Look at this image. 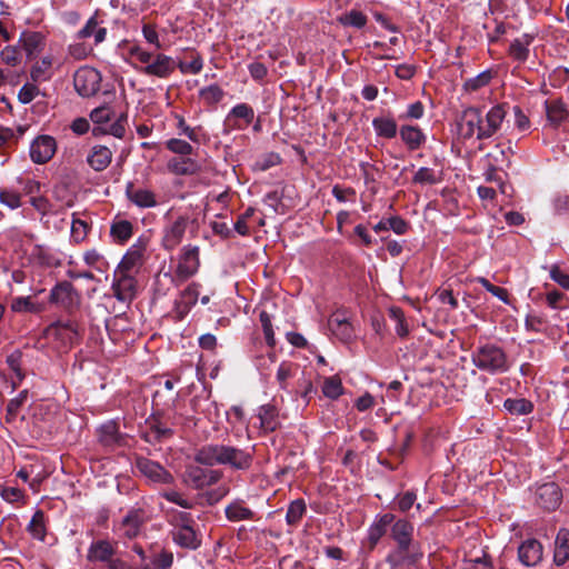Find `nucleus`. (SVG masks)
<instances>
[{
    "mask_svg": "<svg viewBox=\"0 0 569 569\" xmlns=\"http://www.w3.org/2000/svg\"><path fill=\"white\" fill-rule=\"evenodd\" d=\"M508 103L492 106L485 114L479 107L465 108L458 118V131L465 140L473 137L477 140H488L496 136L507 117Z\"/></svg>",
    "mask_w": 569,
    "mask_h": 569,
    "instance_id": "nucleus-1",
    "label": "nucleus"
},
{
    "mask_svg": "<svg viewBox=\"0 0 569 569\" xmlns=\"http://www.w3.org/2000/svg\"><path fill=\"white\" fill-rule=\"evenodd\" d=\"M194 461L207 467L223 465L234 470H248L252 465L253 456L233 446L209 443L196 451Z\"/></svg>",
    "mask_w": 569,
    "mask_h": 569,
    "instance_id": "nucleus-2",
    "label": "nucleus"
},
{
    "mask_svg": "<svg viewBox=\"0 0 569 569\" xmlns=\"http://www.w3.org/2000/svg\"><path fill=\"white\" fill-rule=\"evenodd\" d=\"M391 525L390 537L395 541L396 548L388 553L386 561L392 568L415 563L421 553L415 552L418 543L413 540V525L406 519H398Z\"/></svg>",
    "mask_w": 569,
    "mask_h": 569,
    "instance_id": "nucleus-3",
    "label": "nucleus"
},
{
    "mask_svg": "<svg viewBox=\"0 0 569 569\" xmlns=\"http://www.w3.org/2000/svg\"><path fill=\"white\" fill-rule=\"evenodd\" d=\"M130 57L134 58L141 66L133 64L134 69L146 76H152L160 79L169 78L176 68L174 60L163 53L153 54L152 52L143 49L139 44H133L129 48Z\"/></svg>",
    "mask_w": 569,
    "mask_h": 569,
    "instance_id": "nucleus-4",
    "label": "nucleus"
},
{
    "mask_svg": "<svg viewBox=\"0 0 569 569\" xmlns=\"http://www.w3.org/2000/svg\"><path fill=\"white\" fill-rule=\"evenodd\" d=\"M471 360L478 369L491 375L506 372L508 370L505 351L493 343H485L477 347L471 355Z\"/></svg>",
    "mask_w": 569,
    "mask_h": 569,
    "instance_id": "nucleus-5",
    "label": "nucleus"
},
{
    "mask_svg": "<svg viewBox=\"0 0 569 569\" xmlns=\"http://www.w3.org/2000/svg\"><path fill=\"white\" fill-rule=\"evenodd\" d=\"M81 293L67 280L60 281L53 286L49 295V302L63 309L68 313L78 311L81 306Z\"/></svg>",
    "mask_w": 569,
    "mask_h": 569,
    "instance_id": "nucleus-6",
    "label": "nucleus"
},
{
    "mask_svg": "<svg viewBox=\"0 0 569 569\" xmlns=\"http://www.w3.org/2000/svg\"><path fill=\"white\" fill-rule=\"evenodd\" d=\"M137 276L114 269L112 274L111 291L117 301L129 306L138 295Z\"/></svg>",
    "mask_w": 569,
    "mask_h": 569,
    "instance_id": "nucleus-7",
    "label": "nucleus"
},
{
    "mask_svg": "<svg viewBox=\"0 0 569 569\" xmlns=\"http://www.w3.org/2000/svg\"><path fill=\"white\" fill-rule=\"evenodd\" d=\"M222 477V472L216 469L202 468L197 465L186 467L183 481L192 489L200 490L217 483Z\"/></svg>",
    "mask_w": 569,
    "mask_h": 569,
    "instance_id": "nucleus-8",
    "label": "nucleus"
},
{
    "mask_svg": "<svg viewBox=\"0 0 569 569\" xmlns=\"http://www.w3.org/2000/svg\"><path fill=\"white\" fill-rule=\"evenodd\" d=\"M100 84L101 74L94 68L81 67L73 76L74 89L81 97L89 98L94 96L99 91Z\"/></svg>",
    "mask_w": 569,
    "mask_h": 569,
    "instance_id": "nucleus-9",
    "label": "nucleus"
},
{
    "mask_svg": "<svg viewBox=\"0 0 569 569\" xmlns=\"http://www.w3.org/2000/svg\"><path fill=\"white\" fill-rule=\"evenodd\" d=\"M198 246H184L178 257V264L174 271V276L179 281H186L194 276L200 267Z\"/></svg>",
    "mask_w": 569,
    "mask_h": 569,
    "instance_id": "nucleus-10",
    "label": "nucleus"
},
{
    "mask_svg": "<svg viewBox=\"0 0 569 569\" xmlns=\"http://www.w3.org/2000/svg\"><path fill=\"white\" fill-rule=\"evenodd\" d=\"M147 251V240L139 238L126 252L121 261L117 266V270L137 276L140 272L144 261Z\"/></svg>",
    "mask_w": 569,
    "mask_h": 569,
    "instance_id": "nucleus-11",
    "label": "nucleus"
},
{
    "mask_svg": "<svg viewBox=\"0 0 569 569\" xmlns=\"http://www.w3.org/2000/svg\"><path fill=\"white\" fill-rule=\"evenodd\" d=\"M136 467L152 482L157 483H172L173 477L172 475L164 469L159 462L150 460L146 457H137Z\"/></svg>",
    "mask_w": 569,
    "mask_h": 569,
    "instance_id": "nucleus-12",
    "label": "nucleus"
},
{
    "mask_svg": "<svg viewBox=\"0 0 569 569\" xmlns=\"http://www.w3.org/2000/svg\"><path fill=\"white\" fill-rule=\"evenodd\" d=\"M188 227L187 217H178L174 221L167 224L163 229L162 247L167 251H172L182 241Z\"/></svg>",
    "mask_w": 569,
    "mask_h": 569,
    "instance_id": "nucleus-13",
    "label": "nucleus"
},
{
    "mask_svg": "<svg viewBox=\"0 0 569 569\" xmlns=\"http://www.w3.org/2000/svg\"><path fill=\"white\" fill-rule=\"evenodd\" d=\"M56 140L50 136H39L30 146V157L34 163L48 162L56 152Z\"/></svg>",
    "mask_w": 569,
    "mask_h": 569,
    "instance_id": "nucleus-14",
    "label": "nucleus"
},
{
    "mask_svg": "<svg viewBox=\"0 0 569 569\" xmlns=\"http://www.w3.org/2000/svg\"><path fill=\"white\" fill-rule=\"evenodd\" d=\"M536 496L537 505L548 511L556 510L562 499L561 490L555 482L541 485L537 489Z\"/></svg>",
    "mask_w": 569,
    "mask_h": 569,
    "instance_id": "nucleus-15",
    "label": "nucleus"
},
{
    "mask_svg": "<svg viewBox=\"0 0 569 569\" xmlns=\"http://www.w3.org/2000/svg\"><path fill=\"white\" fill-rule=\"evenodd\" d=\"M171 533L174 543L181 548L196 550L201 546V537L191 525H176Z\"/></svg>",
    "mask_w": 569,
    "mask_h": 569,
    "instance_id": "nucleus-16",
    "label": "nucleus"
},
{
    "mask_svg": "<svg viewBox=\"0 0 569 569\" xmlns=\"http://www.w3.org/2000/svg\"><path fill=\"white\" fill-rule=\"evenodd\" d=\"M543 548L539 540L530 538L518 548V559L527 567H533L542 560Z\"/></svg>",
    "mask_w": 569,
    "mask_h": 569,
    "instance_id": "nucleus-17",
    "label": "nucleus"
},
{
    "mask_svg": "<svg viewBox=\"0 0 569 569\" xmlns=\"http://www.w3.org/2000/svg\"><path fill=\"white\" fill-rule=\"evenodd\" d=\"M329 328L333 335L343 342L352 340L353 327L350 323L346 311H336L329 319Z\"/></svg>",
    "mask_w": 569,
    "mask_h": 569,
    "instance_id": "nucleus-18",
    "label": "nucleus"
},
{
    "mask_svg": "<svg viewBox=\"0 0 569 569\" xmlns=\"http://www.w3.org/2000/svg\"><path fill=\"white\" fill-rule=\"evenodd\" d=\"M146 521L147 517L142 509L137 508L129 510L121 521V530L123 531V536L128 539L136 538L140 533L141 527Z\"/></svg>",
    "mask_w": 569,
    "mask_h": 569,
    "instance_id": "nucleus-19",
    "label": "nucleus"
},
{
    "mask_svg": "<svg viewBox=\"0 0 569 569\" xmlns=\"http://www.w3.org/2000/svg\"><path fill=\"white\" fill-rule=\"evenodd\" d=\"M126 196L130 202L139 208H153L158 204L156 194L151 190L136 188L132 182L127 183Z\"/></svg>",
    "mask_w": 569,
    "mask_h": 569,
    "instance_id": "nucleus-20",
    "label": "nucleus"
},
{
    "mask_svg": "<svg viewBox=\"0 0 569 569\" xmlns=\"http://www.w3.org/2000/svg\"><path fill=\"white\" fill-rule=\"evenodd\" d=\"M112 151L101 144H97L91 148L87 156V163L94 170V171H103L109 167L112 160Z\"/></svg>",
    "mask_w": 569,
    "mask_h": 569,
    "instance_id": "nucleus-21",
    "label": "nucleus"
},
{
    "mask_svg": "<svg viewBox=\"0 0 569 569\" xmlns=\"http://www.w3.org/2000/svg\"><path fill=\"white\" fill-rule=\"evenodd\" d=\"M395 521L392 513L380 516L368 529V541L370 548H375L379 540L386 535L388 527Z\"/></svg>",
    "mask_w": 569,
    "mask_h": 569,
    "instance_id": "nucleus-22",
    "label": "nucleus"
},
{
    "mask_svg": "<svg viewBox=\"0 0 569 569\" xmlns=\"http://www.w3.org/2000/svg\"><path fill=\"white\" fill-rule=\"evenodd\" d=\"M260 428L264 432H273L280 427L279 412L273 405H263L258 413Z\"/></svg>",
    "mask_w": 569,
    "mask_h": 569,
    "instance_id": "nucleus-23",
    "label": "nucleus"
},
{
    "mask_svg": "<svg viewBox=\"0 0 569 569\" xmlns=\"http://www.w3.org/2000/svg\"><path fill=\"white\" fill-rule=\"evenodd\" d=\"M116 550L108 540H97L88 549L87 559L89 561H109Z\"/></svg>",
    "mask_w": 569,
    "mask_h": 569,
    "instance_id": "nucleus-24",
    "label": "nucleus"
},
{
    "mask_svg": "<svg viewBox=\"0 0 569 569\" xmlns=\"http://www.w3.org/2000/svg\"><path fill=\"white\" fill-rule=\"evenodd\" d=\"M545 110L548 121L556 127L566 120L569 114L567 106L561 99L547 100Z\"/></svg>",
    "mask_w": 569,
    "mask_h": 569,
    "instance_id": "nucleus-25",
    "label": "nucleus"
},
{
    "mask_svg": "<svg viewBox=\"0 0 569 569\" xmlns=\"http://www.w3.org/2000/svg\"><path fill=\"white\" fill-rule=\"evenodd\" d=\"M98 439L104 447L113 448L121 443L122 436L117 422L108 421L98 429Z\"/></svg>",
    "mask_w": 569,
    "mask_h": 569,
    "instance_id": "nucleus-26",
    "label": "nucleus"
},
{
    "mask_svg": "<svg viewBox=\"0 0 569 569\" xmlns=\"http://www.w3.org/2000/svg\"><path fill=\"white\" fill-rule=\"evenodd\" d=\"M170 172L178 176H190L199 171V163L190 157L172 158L168 161Z\"/></svg>",
    "mask_w": 569,
    "mask_h": 569,
    "instance_id": "nucleus-27",
    "label": "nucleus"
},
{
    "mask_svg": "<svg viewBox=\"0 0 569 569\" xmlns=\"http://www.w3.org/2000/svg\"><path fill=\"white\" fill-rule=\"evenodd\" d=\"M400 138L411 151L419 149L426 141L425 133L416 126H402Z\"/></svg>",
    "mask_w": 569,
    "mask_h": 569,
    "instance_id": "nucleus-28",
    "label": "nucleus"
},
{
    "mask_svg": "<svg viewBox=\"0 0 569 569\" xmlns=\"http://www.w3.org/2000/svg\"><path fill=\"white\" fill-rule=\"evenodd\" d=\"M52 57L46 56L41 60L37 61L30 69V78L33 82H46L49 81L52 76Z\"/></svg>",
    "mask_w": 569,
    "mask_h": 569,
    "instance_id": "nucleus-29",
    "label": "nucleus"
},
{
    "mask_svg": "<svg viewBox=\"0 0 569 569\" xmlns=\"http://www.w3.org/2000/svg\"><path fill=\"white\" fill-rule=\"evenodd\" d=\"M532 41L533 37L528 33L515 39L509 47V56L518 62H525L529 57V46Z\"/></svg>",
    "mask_w": 569,
    "mask_h": 569,
    "instance_id": "nucleus-30",
    "label": "nucleus"
},
{
    "mask_svg": "<svg viewBox=\"0 0 569 569\" xmlns=\"http://www.w3.org/2000/svg\"><path fill=\"white\" fill-rule=\"evenodd\" d=\"M133 234V226L129 220H114L110 227V237L113 242L124 244Z\"/></svg>",
    "mask_w": 569,
    "mask_h": 569,
    "instance_id": "nucleus-31",
    "label": "nucleus"
},
{
    "mask_svg": "<svg viewBox=\"0 0 569 569\" xmlns=\"http://www.w3.org/2000/svg\"><path fill=\"white\" fill-rule=\"evenodd\" d=\"M226 517L229 521H242V520H253L254 511L250 508L246 507L244 503L240 500H236L229 503L224 509Z\"/></svg>",
    "mask_w": 569,
    "mask_h": 569,
    "instance_id": "nucleus-32",
    "label": "nucleus"
},
{
    "mask_svg": "<svg viewBox=\"0 0 569 569\" xmlns=\"http://www.w3.org/2000/svg\"><path fill=\"white\" fill-rule=\"evenodd\" d=\"M20 41L28 59L34 58L43 47V38L38 32L23 33Z\"/></svg>",
    "mask_w": 569,
    "mask_h": 569,
    "instance_id": "nucleus-33",
    "label": "nucleus"
},
{
    "mask_svg": "<svg viewBox=\"0 0 569 569\" xmlns=\"http://www.w3.org/2000/svg\"><path fill=\"white\" fill-rule=\"evenodd\" d=\"M555 545L553 559L558 566H561L569 559V530L561 529L557 535Z\"/></svg>",
    "mask_w": 569,
    "mask_h": 569,
    "instance_id": "nucleus-34",
    "label": "nucleus"
},
{
    "mask_svg": "<svg viewBox=\"0 0 569 569\" xmlns=\"http://www.w3.org/2000/svg\"><path fill=\"white\" fill-rule=\"evenodd\" d=\"M127 120H128L127 113H121L116 119V121L112 122L111 124H107L106 127H94L92 129V133L94 136L108 133V134H112L116 138H122L126 133Z\"/></svg>",
    "mask_w": 569,
    "mask_h": 569,
    "instance_id": "nucleus-35",
    "label": "nucleus"
},
{
    "mask_svg": "<svg viewBox=\"0 0 569 569\" xmlns=\"http://www.w3.org/2000/svg\"><path fill=\"white\" fill-rule=\"evenodd\" d=\"M503 408L512 416H525L532 412L533 403L525 398H508Z\"/></svg>",
    "mask_w": 569,
    "mask_h": 569,
    "instance_id": "nucleus-36",
    "label": "nucleus"
},
{
    "mask_svg": "<svg viewBox=\"0 0 569 569\" xmlns=\"http://www.w3.org/2000/svg\"><path fill=\"white\" fill-rule=\"evenodd\" d=\"M372 127L379 137L392 139L397 134V123L389 117H378L372 120Z\"/></svg>",
    "mask_w": 569,
    "mask_h": 569,
    "instance_id": "nucleus-37",
    "label": "nucleus"
},
{
    "mask_svg": "<svg viewBox=\"0 0 569 569\" xmlns=\"http://www.w3.org/2000/svg\"><path fill=\"white\" fill-rule=\"evenodd\" d=\"M442 180L441 171H436L432 168L421 167L415 173L412 182L415 184H437Z\"/></svg>",
    "mask_w": 569,
    "mask_h": 569,
    "instance_id": "nucleus-38",
    "label": "nucleus"
},
{
    "mask_svg": "<svg viewBox=\"0 0 569 569\" xmlns=\"http://www.w3.org/2000/svg\"><path fill=\"white\" fill-rule=\"evenodd\" d=\"M83 261L99 272H107L109 269V262L97 249L87 250L83 253Z\"/></svg>",
    "mask_w": 569,
    "mask_h": 569,
    "instance_id": "nucleus-39",
    "label": "nucleus"
},
{
    "mask_svg": "<svg viewBox=\"0 0 569 569\" xmlns=\"http://www.w3.org/2000/svg\"><path fill=\"white\" fill-rule=\"evenodd\" d=\"M338 22L341 23L342 26L361 29L367 24L368 18L363 12L352 9L349 12L339 16Z\"/></svg>",
    "mask_w": 569,
    "mask_h": 569,
    "instance_id": "nucleus-40",
    "label": "nucleus"
},
{
    "mask_svg": "<svg viewBox=\"0 0 569 569\" xmlns=\"http://www.w3.org/2000/svg\"><path fill=\"white\" fill-rule=\"evenodd\" d=\"M28 531L30 532V535L36 538V539H39L41 541L44 540V537H46V521H44V512L42 510H37L29 525H28Z\"/></svg>",
    "mask_w": 569,
    "mask_h": 569,
    "instance_id": "nucleus-41",
    "label": "nucleus"
},
{
    "mask_svg": "<svg viewBox=\"0 0 569 569\" xmlns=\"http://www.w3.org/2000/svg\"><path fill=\"white\" fill-rule=\"evenodd\" d=\"M39 82H26L18 92V100L22 104H28L40 94L46 97V93L38 87Z\"/></svg>",
    "mask_w": 569,
    "mask_h": 569,
    "instance_id": "nucleus-42",
    "label": "nucleus"
},
{
    "mask_svg": "<svg viewBox=\"0 0 569 569\" xmlns=\"http://www.w3.org/2000/svg\"><path fill=\"white\" fill-rule=\"evenodd\" d=\"M322 392L327 398L338 399L343 393L341 379L337 376L326 378L322 385Z\"/></svg>",
    "mask_w": 569,
    "mask_h": 569,
    "instance_id": "nucleus-43",
    "label": "nucleus"
},
{
    "mask_svg": "<svg viewBox=\"0 0 569 569\" xmlns=\"http://www.w3.org/2000/svg\"><path fill=\"white\" fill-rule=\"evenodd\" d=\"M199 96L208 106H214L223 99L224 92L218 84H210L200 89Z\"/></svg>",
    "mask_w": 569,
    "mask_h": 569,
    "instance_id": "nucleus-44",
    "label": "nucleus"
},
{
    "mask_svg": "<svg viewBox=\"0 0 569 569\" xmlns=\"http://www.w3.org/2000/svg\"><path fill=\"white\" fill-rule=\"evenodd\" d=\"M306 512V503L302 499L293 500L287 510L286 521L290 526H296Z\"/></svg>",
    "mask_w": 569,
    "mask_h": 569,
    "instance_id": "nucleus-45",
    "label": "nucleus"
},
{
    "mask_svg": "<svg viewBox=\"0 0 569 569\" xmlns=\"http://www.w3.org/2000/svg\"><path fill=\"white\" fill-rule=\"evenodd\" d=\"M0 203L8 207L11 210H16L21 207V193L9 189H0Z\"/></svg>",
    "mask_w": 569,
    "mask_h": 569,
    "instance_id": "nucleus-46",
    "label": "nucleus"
},
{
    "mask_svg": "<svg viewBox=\"0 0 569 569\" xmlns=\"http://www.w3.org/2000/svg\"><path fill=\"white\" fill-rule=\"evenodd\" d=\"M231 118L243 119L248 126L253 121L254 111L247 103H238L229 111L227 120H231Z\"/></svg>",
    "mask_w": 569,
    "mask_h": 569,
    "instance_id": "nucleus-47",
    "label": "nucleus"
},
{
    "mask_svg": "<svg viewBox=\"0 0 569 569\" xmlns=\"http://www.w3.org/2000/svg\"><path fill=\"white\" fill-rule=\"evenodd\" d=\"M19 136L11 128L0 127V154L10 151L13 144L18 142Z\"/></svg>",
    "mask_w": 569,
    "mask_h": 569,
    "instance_id": "nucleus-48",
    "label": "nucleus"
},
{
    "mask_svg": "<svg viewBox=\"0 0 569 569\" xmlns=\"http://www.w3.org/2000/svg\"><path fill=\"white\" fill-rule=\"evenodd\" d=\"M11 310L13 312H39L40 307L34 303L30 297H17L11 302Z\"/></svg>",
    "mask_w": 569,
    "mask_h": 569,
    "instance_id": "nucleus-49",
    "label": "nucleus"
},
{
    "mask_svg": "<svg viewBox=\"0 0 569 569\" xmlns=\"http://www.w3.org/2000/svg\"><path fill=\"white\" fill-rule=\"evenodd\" d=\"M112 116L113 112L110 107L101 106L91 111L90 119L97 127H106L111 121Z\"/></svg>",
    "mask_w": 569,
    "mask_h": 569,
    "instance_id": "nucleus-50",
    "label": "nucleus"
},
{
    "mask_svg": "<svg viewBox=\"0 0 569 569\" xmlns=\"http://www.w3.org/2000/svg\"><path fill=\"white\" fill-rule=\"evenodd\" d=\"M491 78L492 77H491L490 71H488V70L483 71V72L479 73L478 76L466 80L463 83V89L466 91H470V92L477 91L480 88L489 84Z\"/></svg>",
    "mask_w": 569,
    "mask_h": 569,
    "instance_id": "nucleus-51",
    "label": "nucleus"
},
{
    "mask_svg": "<svg viewBox=\"0 0 569 569\" xmlns=\"http://www.w3.org/2000/svg\"><path fill=\"white\" fill-rule=\"evenodd\" d=\"M390 318L396 322V332L400 338H406L409 333L408 323L400 308H391L389 310Z\"/></svg>",
    "mask_w": 569,
    "mask_h": 569,
    "instance_id": "nucleus-52",
    "label": "nucleus"
},
{
    "mask_svg": "<svg viewBox=\"0 0 569 569\" xmlns=\"http://www.w3.org/2000/svg\"><path fill=\"white\" fill-rule=\"evenodd\" d=\"M166 147L169 151L182 157H188L193 151V148L189 142L177 138L169 139L166 142Z\"/></svg>",
    "mask_w": 569,
    "mask_h": 569,
    "instance_id": "nucleus-53",
    "label": "nucleus"
},
{
    "mask_svg": "<svg viewBox=\"0 0 569 569\" xmlns=\"http://www.w3.org/2000/svg\"><path fill=\"white\" fill-rule=\"evenodd\" d=\"M259 318H260V322L262 326V330H263V335H264L267 345L270 348H273L276 346V338H274V331L272 328L271 317L267 311H261Z\"/></svg>",
    "mask_w": 569,
    "mask_h": 569,
    "instance_id": "nucleus-54",
    "label": "nucleus"
},
{
    "mask_svg": "<svg viewBox=\"0 0 569 569\" xmlns=\"http://www.w3.org/2000/svg\"><path fill=\"white\" fill-rule=\"evenodd\" d=\"M21 359L22 353L19 350L13 351L7 357V363L11 371L14 373L17 379V381H13V385H16L17 382H21L24 377L21 370Z\"/></svg>",
    "mask_w": 569,
    "mask_h": 569,
    "instance_id": "nucleus-55",
    "label": "nucleus"
},
{
    "mask_svg": "<svg viewBox=\"0 0 569 569\" xmlns=\"http://www.w3.org/2000/svg\"><path fill=\"white\" fill-rule=\"evenodd\" d=\"M178 68L184 74H198L203 68V60L199 53H194L190 62L180 61Z\"/></svg>",
    "mask_w": 569,
    "mask_h": 569,
    "instance_id": "nucleus-56",
    "label": "nucleus"
},
{
    "mask_svg": "<svg viewBox=\"0 0 569 569\" xmlns=\"http://www.w3.org/2000/svg\"><path fill=\"white\" fill-rule=\"evenodd\" d=\"M89 226L86 221L73 218L71 223V238L74 242L83 241L88 234Z\"/></svg>",
    "mask_w": 569,
    "mask_h": 569,
    "instance_id": "nucleus-57",
    "label": "nucleus"
},
{
    "mask_svg": "<svg viewBox=\"0 0 569 569\" xmlns=\"http://www.w3.org/2000/svg\"><path fill=\"white\" fill-rule=\"evenodd\" d=\"M477 281L491 295L497 297L505 303L509 302V293L505 288L493 286L490 281L483 277H479Z\"/></svg>",
    "mask_w": 569,
    "mask_h": 569,
    "instance_id": "nucleus-58",
    "label": "nucleus"
},
{
    "mask_svg": "<svg viewBox=\"0 0 569 569\" xmlns=\"http://www.w3.org/2000/svg\"><path fill=\"white\" fill-rule=\"evenodd\" d=\"M296 368V365L288 361H283L280 363L277 370V381L281 389L287 388V379H289L292 376V371Z\"/></svg>",
    "mask_w": 569,
    "mask_h": 569,
    "instance_id": "nucleus-59",
    "label": "nucleus"
},
{
    "mask_svg": "<svg viewBox=\"0 0 569 569\" xmlns=\"http://www.w3.org/2000/svg\"><path fill=\"white\" fill-rule=\"evenodd\" d=\"M1 60L11 67H16L20 63V53L16 47H4L0 52Z\"/></svg>",
    "mask_w": 569,
    "mask_h": 569,
    "instance_id": "nucleus-60",
    "label": "nucleus"
},
{
    "mask_svg": "<svg viewBox=\"0 0 569 569\" xmlns=\"http://www.w3.org/2000/svg\"><path fill=\"white\" fill-rule=\"evenodd\" d=\"M173 563V555L170 551L161 550L152 558V565L158 569H169Z\"/></svg>",
    "mask_w": 569,
    "mask_h": 569,
    "instance_id": "nucleus-61",
    "label": "nucleus"
},
{
    "mask_svg": "<svg viewBox=\"0 0 569 569\" xmlns=\"http://www.w3.org/2000/svg\"><path fill=\"white\" fill-rule=\"evenodd\" d=\"M150 430L157 441L170 438L173 435L172 429L160 421L150 422Z\"/></svg>",
    "mask_w": 569,
    "mask_h": 569,
    "instance_id": "nucleus-62",
    "label": "nucleus"
},
{
    "mask_svg": "<svg viewBox=\"0 0 569 569\" xmlns=\"http://www.w3.org/2000/svg\"><path fill=\"white\" fill-rule=\"evenodd\" d=\"M546 300H547L548 306L552 309L562 310V309L568 308V303L565 302L566 296L560 291L555 290V291L548 292Z\"/></svg>",
    "mask_w": 569,
    "mask_h": 569,
    "instance_id": "nucleus-63",
    "label": "nucleus"
},
{
    "mask_svg": "<svg viewBox=\"0 0 569 569\" xmlns=\"http://www.w3.org/2000/svg\"><path fill=\"white\" fill-rule=\"evenodd\" d=\"M142 36L146 39V41L153 46L157 50L162 49V44L159 40V34L152 24H143L142 26Z\"/></svg>",
    "mask_w": 569,
    "mask_h": 569,
    "instance_id": "nucleus-64",
    "label": "nucleus"
}]
</instances>
